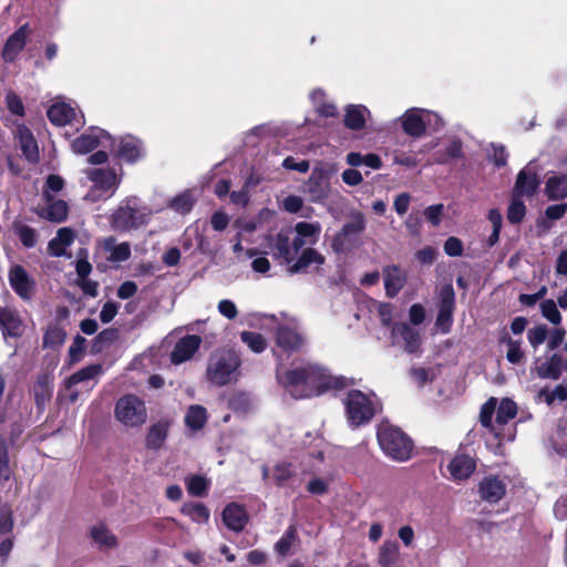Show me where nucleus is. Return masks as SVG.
<instances>
[{
    "mask_svg": "<svg viewBox=\"0 0 567 567\" xmlns=\"http://www.w3.org/2000/svg\"><path fill=\"white\" fill-rule=\"evenodd\" d=\"M548 337V329L545 324H538L527 331V339L529 344L536 349L538 348Z\"/></svg>",
    "mask_w": 567,
    "mask_h": 567,
    "instance_id": "54",
    "label": "nucleus"
},
{
    "mask_svg": "<svg viewBox=\"0 0 567 567\" xmlns=\"http://www.w3.org/2000/svg\"><path fill=\"white\" fill-rule=\"evenodd\" d=\"M66 332L58 323L50 324L43 337V346L47 348H56L64 343Z\"/></svg>",
    "mask_w": 567,
    "mask_h": 567,
    "instance_id": "45",
    "label": "nucleus"
},
{
    "mask_svg": "<svg viewBox=\"0 0 567 567\" xmlns=\"http://www.w3.org/2000/svg\"><path fill=\"white\" fill-rule=\"evenodd\" d=\"M28 34V24H23L8 38L2 50V59L6 62H13L16 60L25 45Z\"/></svg>",
    "mask_w": 567,
    "mask_h": 567,
    "instance_id": "20",
    "label": "nucleus"
},
{
    "mask_svg": "<svg viewBox=\"0 0 567 567\" xmlns=\"http://www.w3.org/2000/svg\"><path fill=\"white\" fill-rule=\"evenodd\" d=\"M196 198L190 190H185L171 199L168 206L179 214L189 213Z\"/></svg>",
    "mask_w": 567,
    "mask_h": 567,
    "instance_id": "46",
    "label": "nucleus"
},
{
    "mask_svg": "<svg viewBox=\"0 0 567 567\" xmlns=\"http://www.w3.org/2000/svg\"><path fill=\"white\" fill-rule=\"evenodd\" d=\"M218 311L221 316L229 320H233L238 316L236 305L228 299H224L218 302Z\"/></svg>",
    "mask_w": 567,
    "mask_h": 567,
    "instance_id": "63",
    "label": "nucleus"
},
{
    "mask_svg": "<svg viewBox=\"0 0 567 567\" xmlns=\"http://www.w3.org/2000/svg\"><path fill=\"white\" fill-rule=\"evenodd\" d=\"M517 406L511 399H502L499 402L496 398L487 400L480 414L482 425L488 429L496 437L501 436L498 426L507 424L516 416Z\"/></svg>",
    "mask_w": 567,
    "mask_h": 567,
    "instance_id": "4",
    "label": "nucleus"
},
{
    "mask_svg": "<svg viewBox=\"0 0 567 567\" xmlns=\"http://www.w3.org/2000/svg\"><path fill=\"white\" fill-rule=\"evenodd\" d=\"M324 257L312 248H306L300 257L289 267L288 271L293 275L305 270L310 265H322Z\"/></svg>",
    "mask_w": 567,
    "mask_h": 567,
    "instance_id": "35",
    "label": "nucleus"
},
{
    "mask_svg": "<svg viewBox=\"0 0 567 567\" xmlns=\"http://www.w3.org/2000/svg\"><path fill=\"white\" fill-rule=\"evenodd\" d=\"M563 368V358L560 354H553L546 362L537 368V374L542 379H559Z\"/></svg>",
    "mask_w": 567,
    "mask_h": 567,
    "instance_id": "39",
    "label": "nucleus"
},
{
    "mask_svg": "<svg viewBox=\"0 0 567 567\" xmlns=\"http://www.w3.org/2000/svg\"><path fill=\"white\" fill-rule=\"evenodd\" d=\"M292 235L293 231L291 229H282L269 243L274 258L281 260L286 265H290L300 250Z\"/></svg>",
    "mask_w": 567,
    "mask_h": 567,
    "instance_id": "11",
    "label": "nucleus"
},
{
    "mask_svg": "<svg viewBox=\"0 0 567 567\" xmlns=\"http://www.w3.org/2000/svg\"><path fill=\"white\" fill-rule=\"evenodd\" d=\"M91 537L100 548L110 549L117 546L116 536L102 524L91 528Z\"/></svg>",
    "mask_w": 567,
    "mask_h": 567,
    "instance_id": "41",
    "label": "nucleus"
},
{
    "mask_svg": "<svg viewBox=\"0 0 567 567\" xmlns=\"http://www.w3.org/2000/svg\"><path fill=\"white\" fill-rule=\"evenodd\" d=\"M102 248L107 254V260L111 262H123L131 257V245L126 241L117 243L114 237L103 239Z\"/></svg>",
    "mask_w": 567,
    "mask_h": 567,
    "instance_id": "26",
    "label": "nucleus"
},
{
    "mask_svg": "<svg viewBox=\"0 0 567 567\" xmlns=\"http://www.w3.org/2000/svg\"><path fill=\"white\" fill-rule=\"evenodd\" d=\"M49 120L58 126L68 124H81V120L76 117V111L70 104L58 102L48 110Z\"/></svg>",
    "mask_w": 567,
    "mask_h": 567,
    "instance_id": "21",
    "label": "nucleus"
},
{
    "mask_svg": "<svg viewBox=\"0 0 567 567\" xmlns=\"http://www.w3.org/2000/svg\"><path fill=\"white\" fill-rule=\"evenodd\" d=\"M112 144V137L103 130L92 128L72 142V150L76 154H86L97 146L106 147Z\"/></svg>",
    "mask_w": 567,
    "mask_h": 567,
    "instance_id": "13",
    "label": "nucleus"
},
{
    "mask_svg": "<svg viewBox=\"0 0 567 567\" xmlns=\"http://www.w3.org/2000/svg\"><path fill=\"white\" fill-rule=\"evenodd\" d=\"M378 442L382 451L391 458L403 462L410 458L412 441L398 427L382 423L378 429Z\"/></svg>",
    "mask_w": 567,
    "mask_h": 567,
    "instance_id": "6",
    "label": "nucleus"
},
{
    "mask_svg": "<svg viewBox=\"0 0 567 567\" xmlns=\"http://www.w3.org/2000/svg\"><path fill=\"white\" fill-rule=\"evenodd\" d=\"M74 231L69 227L60 228L56 233V236L50 240L49 250L53 256H62L65 252L66 247H69L74 241Z\"/></svg>",
    "mask_w": 567,
    "mask_h": 567,
    "instance_id": "34",
    "label": "nucleus"
},
{
    "mask_svg": "<svg viewBox=\"0 0 567 567\" xmlns=\"http://www.w3.org/2000/svg\"><path fill=\"white\" fill-rule=\"evenodd\" d=\"M542 316L550 323L558 326L561 323V315L557 308V303L553 299L543 300L540 303Z\"/></svg>",
    "mask_w": 567,
    "mask_h": 567,
    "instance_id": "49",
    "label": "nucleus"
},
{
    "mask_svg": "<svg viewBox=\"0 0 567 567\" xmlns=\"http://www.w3.org/2000/svg\"><path fill=\"white\" fill-rule=\"evenodd\" d=\"M85 342L86 340L81 336H76L74 338L73 343L69 348V355L72 362H76L80 360L85 348Z\"/></svg>",
    "mask_w": 567,
    "mask_h": 567,
    "instance_id": "61",
    "label": "nucleus"
},
{
    "mask_svg": "<svg viewBox=\"0 0 567 567\" xmlns=\"http://www.w3.org/2000/svg\"><path fill=\"white\" fill-rule=\"evenodd\" d=\"M11 475L9 443L3 436H0V484L9 482Z\"/></svg>",
    "mask_w": 567,
    "mask_h": 567,
    "instance_id": "44",
    "label": "nucleus"
},
{
    "mask_svg": "<svg viewBox=\"0 0 567 567\" xmlns=\"http://www.w3.org/2000/svg\"><path fill=\"white\" fill-rule=\"evenodd\" d=\"M102 373L103 367L101 364H91L82 368L78 372L73 373L70 378H68L65 385L68 389H71L79 383L99 378Z\"/></svg>",
    "mask_w": 567,
    "mask_h": 567,
    "instance_id": "40",
    "label": "nucleus"
},
{
    "mask_svg": "<svg viewBox=\"0 0 567 567\" xmlns=\"http://www.w3.org/2000/svg\"><path fill=\"white\" fill-rule=\"evenodd\" d=\"M9 281L13 290L22 298L29 299L32 282L21 266H14L9 271Z\"/></svg>",
    "mask_w": 567,
    "mask_h": 567,
    "instance_id": "27",
    "label": "nucleus"
},
{
    "mask_svg": "<svg viewBox=\"0 0 567 567\" xmlns=\"http://www.w3.org/2000/svg\"><path fill=\"white\" fill-rule=\"evenodd\" d=\"M252 185L251 178H249L245 186L240 190L230 193V200L234 205L246 206L249 202L248 187Z\"/></svg>",
    "mask_w": 567,
    "mask_h": 567,
    "instance_id": "59",
    "label": "nucleus"
},
{
    "mask_svg": "<svg viewBox=\"0 0 567 567\" xmlns=\"http://www.w3.org/2000/svg\"><path fill=\"white\" fill-rule=\"evenodd\" d=\"M384 288L388 297H395L403 288L406 277L396 266H388L383 269Z\"/></svg>",
    "mask_w": 567,
    "mask_h": 567,
    "instance_id": "24",
    "label": "nucleus"
},
{
    "mask_svg": "<svg viewBox=\"0 0 567 567\" xmlns=\"http://www.w3.org/2000/svg\"><path fill=\"white\" fill-rule=\"evenodd\" d=\"M525 214L526 207L524 203L519 199V197L513 195V199L507 209L508 221L512 224H518L524 219Z\"/></svg>",
    "mask_w": 567,
    "mask_h": 567,
    "instance_id": "51",
    "label": "nucleus"
},
{
    "mask_svg": "<svg viewBox=\"0 0 567 567\" xmlns=\"http://www.w3.org/2000/svg\"><path fill=\"white\" fill-rule=\"evenodd\" d=\"M153 212L136 196H128L113 210L110 221L116 231H132L150 224Z\"/></svg>",
    "mask_w": 567,
    "mask_h": 567,
    "instance_id": "2",
    "label": "nucleus"
},
{
    "mask_svg": "<svg viewBox=\"0 0 567 567\" xmlns=\"http://www.w3.org/2000/svg\"><path fill=\"white\" fill-rule=\"evenodd\" d=\"M545 194L551 200H559L567 197V176L555 175L547 179Z\"/></svg>",
    "mask_w": 567,
    "mask_h": 567,
    "instance_id": "36",
    "label": "nucleus"
},
{
    "mask_svg": "<svg viewBox=\"0 0 567 567\" xmlns=\"http://www.w3.org/2000/svg\"><path fill=\"white\" fill-rule=\"evenodd\" d=\"M539 186V181L535 173L525 168L518 175L514 187V196H533Z\"/></svg>",
    "mask_w": 567,
    "mask_h": 567,
    "instance_id": "28",
    "label": "nucleus"
},
{
    "mask_svg": "<svg viewBox=\"0 0 567 567\" xmlns=\"http://www.w3.org/2000/svg\"><path fill=\"white\" fill-rule=\"evenodd\" d=\"M475 470L473 458L467 455H456L449 464L450 477L453 481L467 480Z\"/></svg>",
    "mask_w": 567,
    "mask_h": 567,
    "instance_id": "25",
    "label": "nucleus"
},
{
    "mask_svg": "<svg viewBox=\"0 0 567 567\" xmlns=\"http://www.w3.org/2000/svg\"><path fill=\"white\" fill-rule=\"evenodd\" d=\"M279 384L293 398L306 399L347 385L342 377H334L326 369L305 364L289 370H277Z\"/></svg>",
    "mask_w": 567,
    "mask_h": 567,
    "instance_id": "1",
    "label": "nucleus"
},
{
    "mask_svg": "<svg viewBox=\"0 0 567 567\" xmlns=\"http://www.w3.org/2000/svg\"><path fill=\"white\" fill-rule=\"evenodd\" d=\"M321 233L319 223L300 221L296 224L293 231V240L301 249L303 246H312L318 243Z\"/></svg>",
    "mask_w": 567,
    "mask_h": 567,
    "instance_id": "19",
    "label": "nucleus"
},
{
    "mask_svg": "<svg viewBox=\"0 0 567 567\" xmlns=\"http://www.w3.org/2000/svg\"><path fill=\"white\" fill-rule=\"evenodd\" d=\"M6 103L8 110L14 115H23L24 106L21 99L13 92H9L6 96Z\"/></svg>",
    "mask_w": 567,
    "mask_h": 567,
    "instance_id": "60",
    "label": "nucleus"
},
{
    "mask_svg": "<svg viewBox=\"0 0 567 567\" xmlns=\"http://www.w3.org/2000/svg\"><path fill=\"white\" fill-rule=\"evenodd\" d=\"M247 514L244 507L237 504H229L223 511V522L234 532H240L244 529L247 524Z\"/></svg>",
    "mask_w": 567,
    "mask_h": 567,
    "instance_id": "29",
    "label": "nucleus"
},
{
    "mask_svg": "<svg viewBox=\"0 0 567 567\" xmlns=\"http://www.w3.org/2000/svg\"><path fill=\"white\" fill-rule=\"evenodd\" d=\"M14 137L19 143L23 156L30 163H37L39 161V146L31 130L25 125H18L14 131Z\"/></svg>",
    "mask_w": 567,
    "mask_h": 567,
    "instance_id": "18",
    "label": "nucleus"
},
{
    "mask_svg": "<svg viewBox=\"0 0 567 567\" xmlns=\"http://www.w3.org/2000/svg\"><path fill=\"white\" fill-rule=\"evenodd\" d=\"M202 344V338L195 334H189L182 338L176 344L171 354V360L174 364H181L193 358L195 352Z\"/></svg>",
    "mask_w": 567,
    "mask_h": 567,
    "instance_id": "17",
    "label": "nucleus"
},
{
    "mask_svg": "<svg viewBox=\"0 0 567 567\" xmlns=\"http://www.w3.org/2000/svg\"><path fill=\"white\" fill-rule=\"evenodd\" d=\"M64 187V181L61 176L55 174H50L47 177L45 185L43 188V198L44 200H52L53 195L51 193H59Z\"/></svg>",
    "mask_w": 567,
    "mask_h": 567,
    "instance_id": "53",
    "label": "nucleus"
},
{
    "mask_svg": "<svg viewBox=\"0 0 567 567\" xmlns=\"http://www.w3.org/2000/svg\"><path fill=\"white\" fill-rule=\"evenodd\" d=\"M365 228V217L360 212H354L350 216V220L343 225L341 231L339 233V238H348L352 236H358Z\"/></svg>",
    "mask_w": 567,
    "mask_h": 567,
    "instance_id": "42",
    "label": "nucleus"
},
{
    "mask_svg": "<svg viewBox=\"0 0 567 567\" xmlns=\"http://www.w3.org/2000/svg\"><path fill=\"white\" fill-rule=\"evenodd\" d=\"M296 537V530L293 527L288 528L284 536L276 543L275 548L279 555H286Z\"/></svg>",
    "mask_w": 567,
    "mask_h": 567,
    "instance_id": "56",
    "label": "nucleus"
},
{
    "mask_svg": "<svg viewBox=\"0 0 567 567\" xmlns=\"http://www.w3.org/2000/svg\"><path fill=\"white\" fill-rule=\"evenodd\" d=\"M444 251L446 255L452 257L461 256L463 251V244L458 238L450 237L444 244Z\"/></svg>",
    "mask_w": 567,
    "mask_h": 567,
    "instance_id": "64",
    "label": "nucleus"
},
{
    "mask_svg": "<svg viewBox=\"0 0 567 567\" xmlns=\"http://www.w3.org/2000/svg\"><path fill=\"white\" fill-rule=\"evenodd\" d=\"M292 473L291 464L281 462L275 466L272 477L278 485H281L291 477Z\"/></svg>",
    "mask_w": 567,
    "mask_h": 567,
    "instance_id": "57",
    "label": "nucleus"
},
{
    "mask_svg": "<svg viewBox=\"0 0 567 567\" xmlns=\"http://www.w3.org/2000/svg\"><path fill=\"white\" fill-rule=\"evenodd\" d=\"M538 399L551 405L556 400L563 402L567 399V389L564 385H557L554 390L549 391L543 389L538 393Z\"/></svg>",
    "mask_w": 567,
    "mask_h": 567,
    "instance_id": "52",
    "label": "nucleus"
},
{
    "mask_svg": "<svg viewBox=\"0 0 567 567\" xmlns=\"http://www.w3.org/2000/svg\"><path fill=\"white\" fill-rule=\"evenodd\" d=\"M13 528V518L12 514L8 509H3L0 512V535L1 536H11V532Z\"/></svg>",
    "mask_w": 567,
    "mask_h": 567,
    "instance_id": "62",
    "label": "nucleus"
},
{
    "mask_svg": "<svg viewBox=\"0 0 567 567\" xmlns=\"http://www.w3.org/2000/svg\"><path fill=\"white\" fill-rule=\"evenodd\" d=\"M35 402L39 406L44 405L49 401L52 393V384L48 375L38 378L33 386Z\"/></svg>",
    "mask_w": 567,
    "mask_h": 567,
    "instance_id": "47",
    "label": "nucleus"
},
{
    "mask_svg": "<svg viewBox=\"0 0 567 567\" xmlns=\"http://www.w3.org/2000/svg\"><path fill=\"white\" fill-rule=\"evenodd\" d=\"M310 100L312 102V105L317 113H319L322 116L331 117L337 115V107L336 105L327 100L326 93L320 90L316 89L310 93Z\"/></svg>",
    "mask_w": 567,
    "mask_h": 567,
    "instance_id": "37",
    "label": "nucleus"
},
{
    "mask_svg": "<svg viewBox=\"0 0 567 567\" xmlns=\"http://www.w3.org/2000/svg\"><path fill=\"white\" fill-rule=\"evenodd\" d=\"M85 175L91 182L85 199L93 203L111 198L121 183V176L110 168H90Z\"/></svg>",
    "mask_w": 567,
    "mask_h": 567,
    "instance_id": "7",
    "label": "nucleus"
},
{
    "mask_svg": "<svg viewBox=\"0 0 567 567\" xmlns=\"http://www.w3.org/2000/svg\"><path fill=\"white\" fill-rule=\"evenodd\" d=\"M143 154V147L141 141L127 136L121 140L118 147H117V155L127 161V162H135L137 161Z\"/></svg>",
    "mask_w": 567,
    "mask_h": 567,
    "instance_id": "33",
    "label": "nucleus"
},
{
    "mask_svg": "<svg viewBox=\"0 0 567 567\" xmlns=\"http://www.w3.org/2000/svg\"><path fill=\"white\" fill-rule=\"evenodd\" d=\"M145 402L135 394L122 395L114 406V417L127 429L143 426L147 421Z\"/></svg>",
    "mask_w": 567,
    "mask_h": 567,
    "instance_id": "8",
    "label": "nucleus"
},
{
    "mask_svg": "<svg viewBox=\"0 0 567 567\" xmlns=\"http://www.w3.org/2000/svg\"><path fill=\"white\" fill-rule=\"evenodd\" d=\"M171 422L167 420H161L154 423L146 435V446L148 449L158 450L162 447L167 439Z\"/></svg>",
    "mask_w": 567,
    "mask_h": 567,
    "instance_id": "30",
    "label": "nucleus"
},
{
    "mask_svg": "<svg viewBox=\"0 0 567 567\" xmlns=\"http://www.w3.org/2000/svg\"><path fill=\"white\" fill-rule=\"evenodd\" d=\"M378 561L381 567H395L399 561V544L386 540L379 549Z\"/></svg>",
    "mask_w": 567,
    "mask_h": 567,
    "instance_id": "38",
    "label": "nucleus"
},
{
    "mask_svg": "<svg viewBox=\"0 0 567 567\" xmlns=\"http://www.w3.org/2000/svg\"><path fill=\"white\" fill-rule=\"evenodd\" d=\"M240 340L255 353H261L267 348V341L259 332L243 331Z\"/></svg>",
    "mask_w": 567,
    "mask_h": 567,
    "instance_id": "48",
    "label": "nucleus"
},
{
    "mask_svg": "<svg viewBox=\"0 0 567 567\" xmlns=\"http://www.w3.org/2000/svg\"><path fill=\"white\" fill-rule=\"evenodd\" d=\"M181 512L197 524L207 523L210 516L208 508L200 503H185Z\"/></svg>",
    "mask_w": 567,
    "mask_h": 567,
    "instance_id": "43",
    "label": "nucleus"
},
{
    "mask_svg": "<svg viewBox=\"0 0 567 567\" xmlns=\"http://www.w3.org/2000/svg\"><path fill=\"white\" fill-rule=\"evenodd\" d=\"M455 308V292L451 285H444L439 291V313L435 328L442 333H447L453 323Z\"/></svg>",
    "mask_w": 567,
    "mask_h": 567,
    "instance_id": "12",
    "label": "nucleus"
},
{
    "mask_svg": "<svg viewBox=\"0 0 567 567\" xmlns=\"http://www.w3.org/2000/svg\"><path fill=\"white\" fill-rule=\"evenodd\" d=\"M478 494L484 502L495 504L506 494V484L498 477H484L478 484Z\"/></svg>",
    "mask_w": 567,
    "mask_h": 567,
    "instance_id": "16",
    "label": "nucleus"
},
{
    "mask_svg": "<svg viewBox=\"0 0 567 567\" xmlns=\"http://www.w3.org/2000/svg\"><path fill=\"white\" fill-rule=\"evenodd\" d=\"M393 343L403 342L404 350L414 353L421 346V337L416 329L405 322L395 323L391 330Z\"/></svg>",
    "mask_w": 567,
    "mask_h": 567,
    "instance_id": "14",
    "label": "nucleus"
},
{
    "mask_svg": "<svg viewBox=\"0 0 567 567\" xmlns=\"http://www.w3.org/2000/svg\"><path fill=\"white\" fill-rule=\"evenodd\" d=\"M38 215L52 223H62L69 214V206L62 199L45 200V204L38 208Z\"/></svg>",
    "mask_w": 567,
    "mask_h": 567,
    "instance_id": "22",
    "label": "nucleus"
},
{
    "mask_svg": "<svg viewBox=\"0 0 567 567\" xmlns=\"http://www.w3.org/2000/svg\"><path fill=\"white\" fill-rule=\"evenodd\" d=\"M303 192L309 195L310 200L320 202L329 194V182L322 168H315L303 185Z\"/></svg>",
    "mask_w": 567,
    "mask_h": 567,
    "instance_id": "15",
    "label": "nucleus"
},
{
    "mask_svg": "<svg viewBox=\"0 0 567 567\" xmlns=\"http://www.w3.org/2000/svg\"><path fill=\"white\" fill-rule=\"evenodd\" d=\"M432 118L436 123L440 122V116L425 109H410L402 116L403 131L413 137H420L424 134L427 126L432 125Z\"/></svg>",
    "mask_w": 567,
    "mask_h": 567,
    "instance_id": "9",
    "label": "nucleus"
},
{
    "mask_svg": "<svg viewBox=\"0 0 567 567\" xmlns=\"http://www.w3.org/2000/svg\"><path fill=\"white\" fill-rule=\"evenodd\" d=\"M187 492L194 496H203L208 489V481L200 475H194L185 481Z\"/></svg>",
    "mask_w": 567,
    "mask_h": 567,
    "instance_id": "50",
    "label": "nucleus"
},
{
    "mask_svg": "<svg viewBox=\"0 0 567 567\" xmlns=\"http://www.w3.org/2000/svg\"><path fill=\"white\" fill-rule=\"evenodd\" d=\"M240 357L233 350H216L207 361L206 379L215 386H225L238 380Z\"/></svg>",
    "mask_w": 567,
    "mask_h": 567,
    "instance_id": "3",
    "label": "nucleus"
},
{
    "mask_svg": "<svg viewBox=\"0 0 567 567\" xmlns=\"http://www.w3.org/2000/svg\"><path fill=\"white\" fill-rule=\"evenodd\" d=\"M506 358L511 363H518L524 358V352L520 349V341L508 338Z\"/></svg>",
    "mask_w": 567,
    "mask_h": 567,
    "instance_id": "58",
    "label": "nucleus"
},
{
    "mask_svg": "<svg viewBox=\"0 0 567 567\" xmlns=\"http://www.w3.org/2000/svg\"><path fill=\"white\" fill-rule=\"evenodd\" d=\"M207 420L208 412L206 408L199 404L189 405L184 416L186 427L193 432H197L204 429Z\"/></svg>",
    "mask_w": 567,
    "mask_h": 567,
    "instance_id": "31",
    "label": "nucleus"
},
{
    "mask_svg": "<svg viewBox=\"0 0 567 567\" xmlns=\"http://www.w3.org/2000/svg\"><path fill=\"white\" fill-rule=\"evenodd\" d=\"M344 405L347 421L351 426L370 422L379 408L378 399L373 393L365 394L359 390L348 392Z\"/></svg>",
    "mask_w": 567,
    "mask_h": 567,
    "instance_id": "5",
    "label": "nucleus"
},
{
    "mask_svg": "<svg viewBox=\"0 0 567 567\" xmlns=\"http://www.w3.org/2000/svg\"><path fill=\"white\" fill-rule=\"evenodd\" d=\"M276 343L286 352L298 351L305 343L298 323L295 319H285L276 328Z\"/></svg>",
    "mask_w": 567,
    "mask_h": 567,
    "instance_id": "10",
    "label": "nucleus"
},
{
    "mask_svg": "<svg viewBox=\"0 0 567 567\" xmlns=\"http://www.w3.org/2000/svg\"><path fill=\"white\" fill-rule=\"evenodd\" d=\"M374 307L381 323L385 327H390L394 318V307L384 302H375Z\"/></svg>",
    "mask_w": 567,
    "mask_h": 567,
    "instance_id": "55",
    "label": "nucleus"
},
{
    "mask_svg": "<svg viewBox=\"0 0 567 567\" xmlns=\"http://www.w3.org/2000/svg\"><path fill=\"white\" fill-rule=\"evenodd\" d=\"M370 118V111L362 104H349L344 110V125L352 131H360Z\"/></svg>",
    "mask_w": 567,
    "mask_h": 567,
    "instance_id": "23",
    "label": "nucleus"
},
{
    "mask_svg": "<svg viewBox=\"0 0 567 567\" xmlns=\"http://www.w3.org/2000/svg\"><path fill=\"white\" fill-rule=\"evenodd\" d=\"M0 328L4 337H20L23 332V323L17 311L4 308V313L0 320Z\"/></svg>",
    "mask_w": 567,
    "mask_h": 567,
    "instance_id": "32",
    "label": "nucleus"
}]
</instances>
